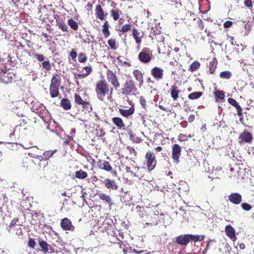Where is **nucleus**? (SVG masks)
Listing matches in <instances>:
<instances>
[{
	"label": "nucleus",
	"mask_w": 254,
	"mask_h": 254,
	"mask_svg": "<svg viewBox=\"0 0 254 254\" xmlns=\"http://www.w3.org/2000/svg\"><path fill=\"white\" fill-rule=\"evenodd\" d=\"M113 91V87H111L105 79L99 80L96 83L95 91L96 96L102 102H104L106 99L110 101L112 100Z\"/></svg>",
	"instance_id": "obj_1"
},
{
	"label": "nucleus",
	"mask_w": 254,
	"mask_h": 254,
	"mask_svg": "<svg viewBox=\"0 0 254 254\" xmlns=\"http://www.w3.org/2000/svg\"><path fill=\"white\" fill-rule=\"evenodd\" d=\"M119 93L124 96H136L139 94L135 82L132 79L127 80L119 89Z\"/></svg>",
	"instance_id": "obj_2"
},
{
	"label": "nucleus",
	"mask_w": 254,
	"mask_h": 254,
	"mask_svg": "<svg viewBox=\"0 0 254 254\" xmlns=\"http://www.w3.org/2000/svg\"><path fill=\"white\" fill-rule=\"evenodd\" d=\"M27 126L26 120H21L20 124L15 127L13 132L9 134V137L12 138L14 136L18 138L26 135L28 133Z\"/></svg>",
	"instance_id": "obj_3"
},
{
	"label": "nucleus",
	"mask_w": 254,
	"mask_h": 254,
	"mask_svg": "<svg viewBox=\"0 0 254 254\" xmlns=\"http://www.w3.org/2000/svg\"><path fill=\"white\" fill-rule=\"evenodd\" d=\"M145 164L147 170L151 171L154 169L157 164V160L155 154L150 151H148L145 155Z\"/></svg>",
	"instance_id": "obj_4"
},
{
	"label": "nucleus",
	"mask_w": 254,
	"mask_h": 254,
	"mask_svg": "<svg viewBox=\"0 0 254 254\" xmlns=\"http://www.w3.org/2000/svg\"><path fill=\"white\" fill-rule=\"evenodd\" d=\"M152 58V51L148 48H143L138 56L139 61L143 64L149 63Z\"/></svg>",
	"instance_id": "obj_5"
},
{
	"label": "nucleus",
	"mask_w": 254,
	"mask_h": 254,
	"mask_svg": "<svg viewBox=\"0 0 254 254\" xmlns=\"http://www.w3.org/2000/svg\"><path fill=\"white\" fill-rule=\"evenodd\" d=\"M106 77L109 83L117 90L120 87V83L115 72L108 69L106 72Z\"/></svg>",
	"instance_id": "obj_6"
},
{
	"label": "nucleus",
	"mask_w": 254,
	"mask_h": 254,
	"mask_svg": "<svg viewBox=\"0 0 254 254\" xmlns=\"http://www.w3.org/2000/svg\"><path fill=\"white\" fill-rule=\"evenodd\" d=\"M254 137L253 134L247 130H244L238 137V142L240 144L243 143L251 144Z\"/></svg>",
	"instance_id": "obj_7"
},
{
	"label": "nucleus",
	"mask_w": 254,
	"mask_h": 254,
	"mask_svg": "<svg viewBox=\"0 0 254 254\" xmlns=\"http://www.w3.org/2000/svg\"><path fill=\"white\" fill-rule=\"evenodd\" d=\"M149 37L152 40H155L157 42H161L164 41V37L161 35V28L155 26L151 28Z\"/></svg>",
	"instance_id": "obj_8"
},
{
	"label": "nucleus",
	"mask_w": 254,
	"mask_h": 254,
	"mask_svg": "<svg viewBox=\"0 0 254 254\" xmlns=\"http://www.w3.org/2000/svg\"><path fill=\"white\" fill-rule=\"evenodd\" d=\"M172 149V158L173 160V162L176 164H178L180 162L182 148L180 145L176 143L173 144Z\"/></svg>",
	"instance_id": "obj_9"
},
{
	"label": "nucleus",
	"mask_w": 254,
	"mask_h": 254,
	"mask_svg": "<svg viewBox=\"0 0 254 254\" xmlns=\"http://www.w3.org/2000/svg\"><path fill=\"white\" fill-rule=\"evenodd\" d=\"M40 250L44 254H52L55 252L53 248L51 247L49 244L45 240L39 238L38 240Z\"/></svg>",
	"instance_id": "obj_10"
},
{
	"label": "nucleus",
	"mask_w": 254,
	"mask_h": 254,
	"mask_svg": "<svg viewBox=\"0 0 254 254\" xmlns=\"http://www.w3.org/2000/svg\"><path fill=\"white\" fill-rule=\"evenodd\" d=\"M95 14L96 17L101 20H105L108 15V13L104 11L102 5L100 4L96 5Z\"/></svg>",
	"instance_id": "obj_11"
},
{
	"label": "nucleus",
	"mask_w": 254,
	"mask_h": 254,
	"mask_svg": "<svg viewBox=\"0 0 254 254\" xmlns=\"http://www.w3.org/2000/svg\"><path fill=\"white\" fill-rule=\"evenodd\" d=\"M15 78V75L12 72H3L0 74V80L5 84L11 83Z\"/></svg>",
	"instance_id": "obj_12"
},
{
	"label": "nucleus",
	"mask_w": 254,
	"mask_h": 254,
	"mask_svg": "<svg viewBox=\"0 0 254 254\" xmlns=\"http://www.w3.org/2000/svg\"><path fill=\"white\" fill-rule=\"evenodd\" d=\"M151 74L155 79L160 80L163 77L164 71L161 67L155 66L151 69Z\"/></svg>",
	"instance_id": "obj_13"
},
{
	"label": "nucleus",
	"mask_w": 254,
	"mask_h": 254,
	"mask_svg": "<svg viewBox=\"0 0 254 254\" xmlns=\"http://www.w3.org/2000/svg\"><path fill=\"white\" fill-rule=\"evenodd\" d=\"M54 18L56 20L57 25L63 32H68V27L60 15L56 14L54 16Z\"/></svg>",
	"instance_id": "obj_14"
},
{
	"label": "nucleus",
	"mask_w": 254,
	"mask_h": 254,
	"mask_svg": "<svg viewBox=\"0 0 254 254\" xmlns=\"http://www.w3.org/2000/svg\"><path fill=\"white\" fill-rule=\"evenodd\" d=\"M62 228L65 231L70 230L73 231L75 228L72 224L71 221L67 218H64L61 222Z\"/></svg>",
	"instance_id": "obj_15"
},
{
	"label": "nucleus",
	"mask_w": 254,
	"mask_h": 254,
	"mask_svg": "<svg viewBox=\"0 0 254 254\" xmlns=\"http://www.w3.org/2000/svg\"><path fill=\"white\" fill-rule=\"evenodd\" d=\"M97 166L101 170L108 172H111L113 170V168L109 162L105 160H99L97 161Z\"/></svg>",
	"instance_id": "obj_16"
},
{
	"label": "nucleus",
	"mask_w": 254,
	"mask_h": 254,
	"mask_svg": "<svg viewBox=\"0 0 254 254\" xmlns=\"http://www.w3.org/2000/svg\"><path fill=\"white\" fill-rule=\"evenodd\" d=\"M135 111V107L133 104H132L128 109H123L122 108L119 109V112L121 115L125 118H128L132 116Z\"/></svg>",
	"instance_id": "obj_17"
},
{
	"label": "nucleus",
	"mask_w": 254,
	"mask_h": 254,
	"mask_svg": "<svg viewBox=\"0 0 254 254\" xmlns=\"http://www.w3.org/2000/svg\"><path fill=\"white\" fill-rule=\"evenodd\" d=\"M229 200L235 205H238L242 201V195L237 193H232L228 197Z\"/></svg>",
	"instance_id": "obj_18"
},
{
	"label": "nucleus",
	"mask_w": 254,
	"mask_h": 254,
	"mask_svg": "<svg viewBox=\"0 0 254 254\" xmlns=\"http://www.w3.org/2000/svg\"><path fill=\"white\" fill-rule=\"evenodd\" d=\"M103 183L107 189L117 190L118 189V186L114 180L107 178L104 179Z\"/></svg>",
	"instance_id": "obj_19"
},
{
	"label": "nucleus",
	"mask_w": 254,
	"mask_h": 254,
	"mask_svg": "<svg viewBox=\"0 0 254 254\" xmlns=\"http://www.w3.org/2000/svg\"><path fill=\"white\" fill-rule=\"evenodd\" d=\"M225 231L227 236L232 241L235 242L236 240L237 237L236 236L235 231L233 227L230 225L226 226Z\"/></svg>",
	"instance_id": "obj_20"
},
{
	"label": "nucleus",
	"mask_w": 254,
	"mask_h": 254,
	"mask_svg": "<svg viewBox=\"0 0 254 254\" xmlns=\"http://www.w3.org/2000/svg\"><path fill=\"white\" fill-rule=\"evenodd\" d=\"M228 102L231 105L235 107L237 110V115L239 116H242L243 115L242 109L236 100L232 98H229Z\"/></svg>",
	"instance_id": "obj_21"
},
{
	"label": "nucleus",
	"mask_w": 254,
	"mask_h": 254,
	"mask_svg": "<svg viewBox=\"0 0 254 254\" xmlns=\"http://www.w3.org/2000/svg\"><path fill=\"white\" fill-rule=\"evenodd\" d=\"M176 242L182 246L189 243V234L181 235L176 237Z\"/></svg>",
	"instance_id": "obj_22"
},
{
	"label": "nucleus",
	"mask_w": 254,
	"mask_h": 254,
	"mask_svg": "<svg viewBox=\"0 0 254 254\" xmlns=\"http://www.w3.org/2000/svg\"><path fill=\"white\" fill-rule=\"evenodd\" d=\"M122 14H123L122 11L117 8L114 7L110 11L111 17L114 21H117L119 20Z\"/></svg>",
	"instance_id": "obj_23"
},
{
	"label": "nucleus",
	"mask_w": 254,
	"mask_h": 254,
	"mask_svg": "<svg viewBox=\"0 0 254 254\" xmlns=\"http://www.w3.org/2000/svg\"><path fill=\"white\" fill-rule=\"evenodd\" d=\"M102 32L105 38H107L110 35V25L107 20L105 21L102 26Z\"/></svg>",
	"instance_id": "obj_24"
},
{
	"label": "nucleus",
	"mask_w": 254,
	"mask_h": 254,
	"mask_svg": "<svg viewBox=\"0 0 254 254\" xmlns=\"http://www.w3.org/2000/svg\"><path fill=\"white\" fill-rule=\"evenodd\" d=\"M133 75L135 79L138 81L140 86L143 84V75L142 72L138 69H135L133 71Z\"/></svg>",
	"instance_id": "obj_25"
},
{
	"label": "nucleus",
	"mask_w": 254,
	"mask_h": 254,
	"mask_svg": "<svg viewBox=\"0 0 254 254\" xmlns=\"http://www.w3.org/2000/svg\"><path fill=\"white\" fill-rule=\"evenodd\" d=\"M98 195L99 196L100 199L104 201L106 203L108 204L109 206H112L113 205V202L112 198L110 195L103 192L98 193Z\"/></svg>",
	"instance_id": "obj_26"
},
{
	"label": "nucleus",
	"mask_w": 254,
	"mask_h": 254,
	"mask_svg": "<svg viewBox=\"0 0 254 254\" xmlns=\"http://www.w3.org/2000/svg\"><path fill=\"white\" fill-rule=\"evenodd\" d=\"M169 92L170 93L171 96L173 100L174 101L177 100L179 97V94L180 93L178 87L176 85H173L171 87Z\"/></svg>",
	"instance_id": "obj_27"
},
{
	"label": "nucleus",
	"mask_w": 254,
	"mask_h": 254,
	"mask_svg": "<svg viewBox=\"0 0 254 254\" xmlns=\"http://www.w3.org/2000/svg\"><path fill=\"white\" fill-rule=\"evenodd\" d=\"M113 123L118 129H122L125 127V124L122 118L120 117H114L112 119Z\"/></svg>",
	"instance_id": "obj_28"
},
{
	"label": "nucleus",
	"mask_w": 254,
	"mask_h": 254,
	"mask_svg": "<svg viewBox=\"0 0 254 254\" xmlns=\"http://www.w3.org/2000/svg\"><path fill=\"white\" fill-rule=\"evenodd\" d=\"M218 61L216 58H213L212 60L209 62L208 67L209 73L212 74L214 73L216 68H217Z\"/></svg>",
	"instance_id": "obj_29"
},
{
	"label": "nucleus",
	"mask_w": 254,
	"mask_h": 254,
	"mask_svg": "<svg viewBox=\"0 0 254 254\" xmlns=\"http://www.w3.org/2000/svg\"><path fill=\"white\" fill-rule=\"evenodd\" d=\"M215 100L217 102H222L225 98V92L223 90H217L214 92Z\"/></svg>",
	"instance_id": "obj_30"
},
{
	"label": "nucleus",
	"mask_w": 254,
	"mask_h": 254,
	"mask_svg": "<svg viewBox=\"0 0 254 254\" xmlns=\"http://www.w3.org/2000/svg\"><path fill=\"white\" fill-rule=\"evenodd\" d=\"M49 92L52 98L58 97L60 94L59 87L50 85Z\"/></svg>",
	"instance_id": "obj_31"
},
{
	"label": "nucleus",
	"mask_w": 254,
	"mask_h": 254,
	"mask_svg": "<svg viewBox=\"0 0 254 254\" xmlns=\"http://www.w3.org/2000/svg\"><path fill=\"white\" fill-rule=\"evenodd\" d=\"M61 105L65 110H70L71 108L70 101L67 98H63L61 101Z\"/></svg>",
	"instance_id": "obj_32"
},
{
	"label": "nucleus",
	"mask_w": 254,
	"mask_h": 254,
	"mask_svg": "<svg viewBox=\"0 0 254 254\" xmlns=\"http://www.w3.org/2000/svg\"><path fill=\"white\" fill-rule=\"evenodd\" d=\"M61 84V77L58 74L53 76L51 80L50 86H60Z\"/></svg>",
	"instance_id": "obj_33"
},
{
	"label": "nucleus",
	"mask_w": 254,
	"mask_h": 254,
	"mask_svg": "<svg viewBox=\"0 0 254 254\" xmlns=\"http://www.w3.org/2000/svg\"><path fill=\"white\" fill-rule=\"evenodd\" d=\"M204 236L189 234V242H201L204 239Z\"/></svg>",
	"instance_id": "obj_34"
},
{
	"label": "nucleus",
	"mask_w": 254,
	"mask_h": 254,
	"mask_svg": "<svg viewBox=\"0 0 254 254\" xmlns=\"http://www.w3.org/2000/svg\"><path fill=\"white\" fill-rule=\"evenodd\" d=\"M54 154V152L52 150H48L44 152L42 155H37L35 158H39L40 159H45L48 160Z\"/></svg>",
	"instance_id": "obj_35"
},
{
	"label": "nucleus",
	"mask_w": 254,
	"mask_h": 254,
	"mask_svg": "<svg viewBox=\"0 0 254 254\" xmlns=\"http://www.w3.org/2000/svg\"><path fill=\"white\" fill-rule=\"evenodd\" d=\"M139 34L140 33L139 31L136 28H134L133 29L132 34L135 41L136 43L138 45H139L141 43L142 37H140L139 36Z\"/></svg>",
	"instance_id": "obj_36"
},
{
	"label": "nucleus",
	"mask_w": 254,
	"mask_h": 254,
	"mask_svg": "<svg viewBox=\"0 0 254 254\" xmlns=\"http://www.w3.org/2000/svg\"><path fill=\"white\" fill-rule=\"evenodd\" d=\"M67 23L70 27L73 30H77L78 29V23L72 18H70L67 21Z\"/></svg>",
	"instance_id": "obj_37"
},
{
	"label": "nucleus",
	"mask_w": 254,
	"mask_h": 254,
	"mask_svg": "<svg viewBox=\"0 0 254 254\" xmlns=\"http://www.w3.org/2000/svg\"><path fill=\"white\" fill-rule=\"evenodd\" d=\"M232 76V73L229 71H224L220 73L219 76L222 79H229Z\"/></svg>",
	"instance_id": "obj_38"
},
{
	"label": "nucleus",
	"mask_w": 254,
	"mask_h": 254,
	"mask_svg": "<svg viewBox=\"0 0 254 254\" xmlns=\"http://www.w3.org/2000/svg\"><path fill=\"white\" fill-rule=\"evenodd\" d=\"M75 174V177L78 179H84L87 177V173L82 170L76 171Z\"/></svg>",
	"instance_id": "obj_39"
},
{
	"label": "nucleus",
	"mask_w": 254,
	"mask_h": 254,
	"mask_svg": "<svg viewBox=\"0 0 254 254\" xmlns=\"http://www.w3.org/2000/svg\"><path fill=\"white\" fill-rule=\"evenodd\" d=\"M202 95L201 92H194L188 95L189 99L190 100H196L199 98Z\"/></svg>",
	"instance_id": "obj_40"
},
{
	"label": "nucleus",
	"mask_w": 254,
	"mask_h": 254,
	"mask_svg": "<svg viewBox=\"0 0 254 254\" xmlns=\"http://www.w3.org/2000/svg\"><path fill=\"white\" fill-rule=\"evenodd\" d=\"M108 44L112 50H115L118 48L115 38H111L109 39L108 41Z\"/></svg>",
	"instance_id": "obj_41"
},
{
	"label": "nucleus",
	"mask_w": 254,
	"mask_h": 254,
	"mask_svg": "<svg viewBox=\"0 0 254 254\" xmlns=\"http://www.w3.org/2000/svg\"><path fill=\"white\" fill-rule=\"evenodd\" d=\"M200 66V63L197 61L193 62L189 67V70L192 72L196 70Z\"/></svg>",
	"instance_id": "obj_42"
},
{
	"label": "nucleus",
	"mask_w": 254,
	"mask_h": 254,
	"mask_svg": "<svg viewBox=\"0 0 254 254\" xmlns=\"http://www.w3.org/2000/svg\"><path fill=\"white\" fill-rule=\"evenodd\" d=\"M132 24H126L123 25L121 27V29L120 30V31L122 32L123 33H127L131 29Z\"/></svg>",
	"instance_id": "obj_43"
},
{
	"label": "nucleus",
	"mask_w": 254,
	"mask_h": 254,
	"mask_svg": "<svg viewBox=\"0 0 254 254\" xmlns=\"http://www.w3.org/2000/svg\"><path fill=\"white\" fill-rule=\"evenodd\" d=\"M37 159L39 160L38 165L40 167V168H44L45 167H46L48 165V160H46L45 159H40V158H36Z\"/></svg>",
	"instance_id": "obj_44"
},
{
	"label": "nucleus",
	"mask_w": 254,
	"mask_h": 254,
	"mask_svg": "<svg viewBox=\"0 0 254 254\" xmlns=\"http://www.w3.org/2000/svg\"><path fill=\"white\" fill-rule=\"evenodd\" d=\"M78 62L80 63H84L87 60V57L85 53H81L78 55Z\"/></svg>",
	"instance_id": "obj_45"
},
{
	"label": "nucleus",
	"mask_w": 254,
	"mask_h": 254,
	"mask_svg": "<svg viewBox=\"0 0 254 254\" xmlns=\"http://www.w3.org/2000/svg\"><path fill=\"white\" fill-rule=\"evenodd\" d=\"M42 65L44 69L48 71H50L52 68L51 64L48 60L44 61L42 64Z\"/></svg>",
	"instance_id": "obj_46"
},
{
	"label": "nucleus",
	"mask_w": 254,
	"mask_h": 254,
	"mask_svg": "<svg viewBox=\"0 0 254 254\" xmlns=\"http://www.w3.org/2000/svg\"><path fill=\"white\" fill-rule=\"evenodd\" d=\"M215 243L216 241H215L214 240H210L209 241H208L206 244V246L203 252V254H205L206 253L209 247L214 246V244Z\"/></svg>",
	"instance_id": "obj_47"
},
{
	"label": "nucleus",
	"mask_w": 254,
	"mask_h": 254,
	"mask_svg": "<svg viewBox=\"0 0 254 254\" xmlns=\"http://www.w3.org/2000/svg\"><path fill=\"white\" fill-rule=\"evenodd\" d=\"M74 98H75V100H74L75 102L77 105H81L83 103V102L84 101L81 98L80 96L77 93H76L74 95Z\"/></svg>",
	"instance_id": "obj_48"
},
{
	"label": "nucleus",
	"mask_w": 254,
	"mask_h": 254,
	"mask_svg": "<svg viewBox=\"0 0 254 254\" xmlns=\"http://www.w3.org/2000/svg\"><path fill=\"white\" fill-rule=\"evenodd\" d=\"M22 163L23 167L27 169L28 168L29 165L32 163V161L28 157H25L23 159Z\"/></svg>",
	"instance_id": "obj_49"
},
{
	"label": "nucleus",
	"mask_w": 254,
	"mask_h": 254,
	"mask_svg": "<svg viewBox=\"0 0 254 254\" xmlns=\"http://www.w3.org/2000/svg\"><path fill=\"white\" fill-rule=\"evenodd\" d=\"M139 103L140 104L141 107L144 109H146L147 105H146V100L144 97L141 96L139 98Z\"/></svg>",
	"instance_id": "obj_50"
},
{
	"label": "nucleus",
	"mask_w": 254,
	"mask_h": 254,
	"mask_svg": "<svg viewBox=\"0 0 254 254\" xmlns=\"http://www.w3.org/2000/svg\"><path fill=\"white\" fill-rule=\"evenodd\" d=\"M36 243L35 240L33 238H29L28 241V246L29 248L34 249L35 248Z\"/></svg>",
	"instance_id": "obj_51"
},
{
	"label": "nucleus",
	"mask_w": 254,
	"mask_h": 254,
	"mask_svg": "<svg viewBox=\"0 0 254 254\" xmlns=\"http://www.w3.org/2000/svg\"><path fill=\"white\" fill-rule=\"evenodd\" d=\"M241 207L244 210L249 211L251 209L252 206L247 203H242Z\"/></svg>",
	"instance_id": "obj_52"
},
{
	"label": "nucleus",
	"mask_w": 254,
	"mask_h": 254,
	"mask_svg": "<svg viewBox=\"0 0 254 254\" xmlns=\"http://www.w3.org/2000/svg\"><path fill=\"white\" fill-rule=\"evenodd\" d=\"M34 57L39 62H44L45 57L43 55L35 53L34 55Z\"/></svg>",
	"instance_id": "obj_53"
},
{
	"label": "nucleus",
	"mask_w": 254,
	"mask_h": 254,
	"mask_svg": "<svg viewBox=\"0 0 254 254\" xmlns=\"http://www.w3.org/2000/svg\"><path fill=\"white\" fill-rule=\"evenodd\" d=\"M197 24L200 30H202L204 29V24L203 21L201 19H199L197 21Z\"/></svg>",
	"instance_id": "obj_54"
},
{
	"label": "nucleus",
	"mask_w": 254,
	"mask_h": 254,
	"mask_svg": "<svg viewBox=\"0 0 254 254\" xmlns=\"http://www.w3.org/2000/svg\"><path fill=\"white\" fill-rule=\"evenodd\" d=\"M81 105L84 110L89 111L90 106L89 102L84 101Z\"/></svg>",
	"instance_id": "obj_55"
},
{
	"label": "nucleus",
	"mask_w": 254,
	"mask_h": 254,
	"mask_svg": "<svg viewBox=\"0 0 254 254\" xmlns=\"http://www.w3.org/2000/svg\"><path fill=\"white\" fill-rule=\"evenodd\" d=\"M88 75L86 74V73L82 74H74V79L78 80L79 79H82L87 76Z\"/></svg>",
	"instance_id": "obj_56"
},
{
	"label": "nucleus",
	"mask_w": 254,
	"mask_h": 254,
	"mask_svg": "<svg viewBox=\"0 0 254 254\" xmlns=\"http://www.w3.org/2000/svg\"><path fill=\"white\" fill-rule=\"evenodd\" d=\"M188 137H187L186 134L181 133L179 134L178 136V140L180 141H183L187 140Z\"/></svg>",
	"instance_id": "obj_57"
},
{
	"label": "nucleus",
	"mask_w": 254,
	"mask_h": 254,
	"mask_svg": "<svg viewBox=\"0 0 254 254\" xmlns=\"http://www.w3.org/2000/svg\"><path fill=\"white\" fill-rule=\"evenodd\" d=\"M127 149L129 151V152L133 154L134 156H137V153L134 148L130 146H128L127 147Z\"/></svg>",
	"instance_id": "obj_58"
},
{
	"label": "nucleus",
	"mask_w": 254,
	"mask_h": 254,
	"mask_svg": "<svg viewBox=\"0 0 254 254\" xmlns=\"http://www.w3.org/2000/svg\"><path fill=\"white\" fill-rule=\"evenodd\" d=\"M244 4L246 6L250 8L253 7V2L252 0H245Z\"/></svg>",
	"instance_id": "obj_59"
},
{
	"label": "nucleus",
	"mask_w": 254,
	"mask_h": 254,
	"mask_svg": "<svg viewBox=\"0 0 254 254\" xmlns=\"http://www.w3.org/2000/svg\"><path fill=\"white\" fill-rule=\"evenodd\" d=\"M16 234L18 236H21L23 235L22 230L21 227L19 225L17 226V227L16 228Z\"/></svg>",
	"instance_id": "obj_60"
},
{
	"label": "nucleus",
	"mask_w": 254,
	"mask_h": 254,
	"mask_svg": "<svg viewBox=\"0 0 254 254\" xmlns=\"http://www.w3.org/2000/svg\"><path fill=\"white\" fill-rule=\"evenodd\" d=\"M84 69L86 70L85 73L87 75H89L92 70V68L90 65L85 66Z\"/></svg>",
	"instance_id": "obj_61"
},
{
	"label": "nucleus",
	"mask_w": 254,
	"mask_h": 254,
	"mask_svg": "<svg viewBox=\"0 0 254 254\" xmlns=\"http://www.w3.org/2000/svg\"><path fill=\"white\" fill-rule=\"evenodd\" d=\"M125 169L127 173H129L131 174V176H132V177H136L137 176V175H136L135 174V173H134L132 171H130V167L126 166H125Z\"/></svg>",
	"instance_id": "obj_62"
},
{
	"label": "nucleus",
	"mask_w": 254,
	"mask_h": 254,
	"mask_svg": "<svg viewBox=\"0 0 254 254\" xmlns=\"http://www.w3.org/2000/svg\"><path fill=\"white\" fill-rule=\"evenodd\" d=\"M232 22L229 20H227L224 22L223 26L224 28H229L232 25Z\"/></svg>",
	"instance_id": "obj_63"
},
{
	"label": "nucleus",
	"mask_w": 254,
	"mask_h": 254,
	"mask_svg": "<svg viewBox=\"0 0 254 254\" xmlns=\"http://www.w3.org/2000/svg\"><path fill=\"white\" fill-rule=\"evenodd\" d=\"M19 219L18 218H13L10 224V226H14L16 225V223L18 221Z\"/></svg>",
	"instance_id": "obj_64"
}]
</instances>
